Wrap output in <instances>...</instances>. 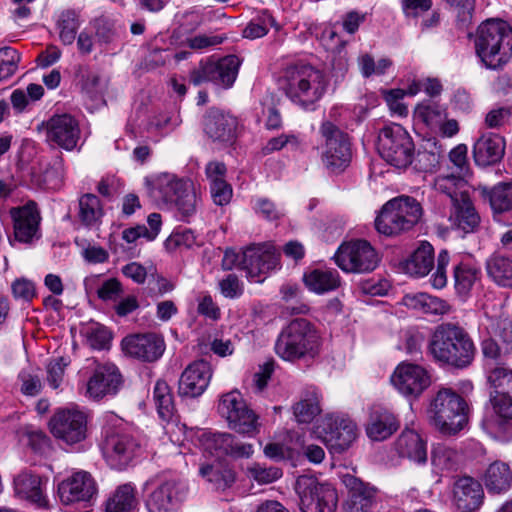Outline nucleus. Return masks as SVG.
Instances as JSON below:
<instances>
[{
  "label": "nucleus",
  "instance_id": "obj_34",
  "mask_svg": "<svg viewBox=\"0 0 512 512\" xmlns=\"http://www.w3.org/2000/svg\"><path fill=\"white\" fill-rule=\"evenodd\" d=\"M449 221L452 227L464 233L474 232L478 228L480 216L470 197L462 198L451 206Z\"/></svg>",
  "mask_w": 512,
  "mask_h": 512
},
{
  "label": "nucleus",
  "instance_id": "obj_43",
  "mask_svg": "<svg viewBox=\"0 0 512 512\" xmlns=\"http://www.w3.org/2000/svg\"><path fill=\"white\" fill-rule=\"evenodd\" d=\"M488 275L500 286L512 288V259L500 254L491 256L486 263Z\"/></svg>",
  "mask_w": 512,
  "mask_h": 512
},
{
  "label": "nucleus",
  "instance_id": "obj_61",
  "mask_svg": "<svg viewBox=\"0 0 512 512\" xmlns=\"http://www.w3.org/2000/svg\"><path fill=\"white\" fill-rule=\"evenodd\" d=\"M405 96L403 89H391L384 94L385 101L393 114L406 116L408 114L407 106L402 102Z\"/></svg>",
  "mask_w": 512,
  "mask_h": 512
},
{
  "label": "nucleus",
  "instance_id": "obj_48",
  "mask_svg": "<svg viewBox=\"0 0 512 512\" xmlns=\"http://www.w3.org/2000/svg\"><path fill=\"white\" fill-rule=\"evenodd\" d=\"M458 453L444 444H436L431 451V464L436 473L453 470L458 463Z\"/></svg>",
  "mask_w": 512,
  "mask_h": 512
},
{
  "label": "nucleus",
  "instance_id": "obj_33",
  "mask_svg": "<svg viewBox=\"0 0 512 512\" xmlns=\"http://www.w3.org/2000/svg\"><path fill=\"white\" fill-rule=\"evenodd\" d=\"M13 485L15 495L18 498L27 500L39 507L47 505V499L43 494L42 479L38 475L23 471L14 478Z\"/></svg>",
  "mask_w": 512,
  "mask_h": 512
},
{
  "label": "nucleus",
  "instance_id": "obj_1",
  "mask_svg": "<svg viewBox=\"0 0 512 512\" xmlns=\"http://www.w3.org/2000/svg\"><path fill=\"white\" fill-rule=\"evenodd\" d=\"M329 80L320 69L306 63L289 65L283 75V90L295 105L313 111L323 98Z\"/></svg>",
  "mask_w": 512,
  "mask_h": 512
},
{
  "label": "nucleus",
  "instance_id": "obj_58",
  "mask_svg": "<svg viewBox=\"0 0 512 512\" xmlns=\"http://www.w3.org/2000/svg\"><path fill=\"white\" fill-rule=\"evenodd\" d=\"M248 475L259 484H269L282 476V471L277 467H265L254 463L248 468Z\"/></svg>",
  "mask_w": 512,
  "mask_h": 512
},
{
  "label": "nucleus",
  "instance_id": "obj_18",
  "mask_svg": "<svg viewBox=\"0 0 512 512\" xmlns=\"http://www.w3.org/2000/svg\"><path fill=\"white\" fill-rule=\"evenodd\" d=\"M45 134L49 144L57 145L66 150L73 151L80 140L81 130L78 120L67 113L51 116L38 126Z\"/></svg>",
  "mask_w": 512,
  "mask_h": 512
},
{
  "label": "nucleus",
  "instance_id": "obj_64",
  "mask_svg": "<svg viewBox=\"0 0 512 512\" xmlns=\"http://www.w3.org/2000/svg\"><path fill=\"white\" fill-rule=\"evenodd\" d=\"M209 186L211 197L216 205L224 206L231 201L233 189L227 181L218 182Z\"/></svg>",
  "mask_w": 512,
  "mask_h": 512
},
{
  "label": "nucleus",
  "instance_id": "obj_35",
  "mask_svg": "<svg viewBox=\"0 0 512 512\" xmlns=\"http://www.w3.org/2000/svg\"><path fill=\"white\" fill-rule=\"evenodd\" d=\"M199 474L215 490L219 491L230 488L236 481L235 471L228 464L219 460L202 464L199 468Z\"/></svg>",
  "mask_w": 512,
  "mask_h": 512
},
{
  "label": "nucleus",
  "instance_id": "obj_2",
  "mask_svg": "<svg viewBox=\"0 0 512 512\" xmlns=\"http://www.w3.org/2000/svg\"><path fill=\"white\" fill-rule=\"evenodd\" d=\"M429 352L435 361L463 369L473 362L476 347L463 327L453 323H443L432 334Z\"/></svg>",
  "mask_w": 512,
  "mask_h": 512
},
{
  "label": "nucleus",
  "instance_id": "obj_6",
  "mask_svg": "<svg viewBox=\"0 0 512 512\" xmlns=\"http://www.w3.org/2000/svg\"><path fill=\"white\" fill-rule=\"evenodd\" d=\"M475 48L487 68H499L512 51V28L500 19L486 20L477 29Z\"/></svg>",
  "mask_w": 512,
  "mask_h": 512
},
{
  "label": "nucleus",
  "instance_id": "obj_26",
  "mask_svg": "<svg viewBox=\"0 0 512 512\" xmlns=\"http://www.w3.org/2000/svg\"><path fill=\"white\" fill-rule=\"evenodd\" d=\"M121 385V375L114 364L97 365L86 384V396L99 400L114 395Z\"/></svg>",
  "mask_w": 512,
  "mask_h": 512
},
{
  "label": "nucleus",
  "instance_id": "obj_19",
  "mask_svg": "<svg viewBox=\"0 0 512 512\" xmlns=\"http://www.w3.org/2000/svg\"><path fill=\"white\" fill-rule=\"evenodd\" d=\"M138 448V442L130 434L112 427L104 429L102 450L111 467L123 469L135 456Z\"/></svg>",
  "mask_w": 512,
  "mask_h": 512
},
{
  "label": "nucleus",
  "instance_id": "obj_9",
  "mask_svg": "<svg viewBox=\"0 0 512 512\" xmlns=\"http://www.w3.org/2000/svg\"><path fill=\"white\" fill-rule=\"evenodd\" d=\"M377 149L390 165L406 168L412 163L414 144L408 132L398 124L382 128L378 135Z\"/></svg>",
  "mask_w": 512,
  "mask_h": 512
},
{
  "label": "nucleus",
  "instance_id": "obj_3",
  "mask_svg": "<svg viewBox=\"0 0 512 512\" xmlns=\"http://www.w3.org/2000/svg\"><path fill=\"white\" fill-rule=\"evenodd\" d=\"M321 346V336L315 326L304 318H297L281 330L274 351L282 360L296 363L314 360Z\"/></svg>",
  "mask_w": 512,
  "mask_h": 512
},
{
  "label": "nucleus",
  "instance_id": "obj_8",
  "mask_svg": "<svg viewBox=\"0 0 512 512\" xmlns=\"http://www.w3.org/2000/svg\"><path fill=\"white\" fill-rule=\"evenodd\" d=\"M420 203L409 196H400L385 203L375 219L377 231L386 236L412 229L421 219Z\"/></svg>",
  "mask_w": 512,
  "mask_h": 512
},
{
  "label": "nucleus",
  "instance_id": "obj_59",
  "mask_svg": "<svg viewBox=\"0 0 512 512\" xmlns=\"http://www.w3.org/2000/svg\"><path fill=\"white\" fill-rule=\"evenodd\" d=\"M450 262L449 253L441 250L437 257L436 270L431 276V284L436 289H441L447 284L446 270Z\"/></svg>",
  "mask_w": 512,
  "mask_h": 512
},
{
  "label": "nucleus",
  "instance_id": "obj_56",
  "mask_svg": "<svg viewBox=\"0 0 512 512\" xmlns=\"http://www.w3.org/2000/svg\"><path fill=\"white\" fill-rule=\"evenodd\" d=\"M70 364L69 357H55L47 364V382L53 388L57 389L61 385L65 368Z\"/></svg>",
  "mask_w": 512,
  "mask_h": 512
},
{
  "label": "nucleus",
  "instance_id": "obj_14",
  "mask_svg": "<svg viewBox=\"0 0 512 512\" xmlns=\"http://www.w3.org/2000/svg\"><path fill=\"white\" fill-rule=\"evenodd\" d=\"M240 63L235 55H228L218 61H201L198 67L190 72V82L195 86L212 82L218 87L230 88L237 78Z\"/></svg>",
  "mask_w": 512,
  "mask_h": 512
},
{
  "label": "nucleus",
  "instance_id": "obj_46",
  "mask_svg": "<svg viewBox=\"0 0 512 512\" xmlns=\"http://www.w3.org/2000/svg\"><path fill=\"white\" fill-rule=\"evenodd\" d=\"M415 118L431 129H437L446 119V109L436 102L424 101L418 104L414 112Z\"/></svg>",
  "mask_w": 512,
  "mask_h": 512
},
{
  "label": "nucleus",
  "instance_id": "obj_16",
  "mask_svg": "<svg viewBox=\"0 0 512 512\" xmlns=\"http://www.w3.org/2000/svg\"><path fill=\"white\" fill-rule=\"evenodd\" d=\"M320 133L325 139L322 153L323 164L332 172L346 168L351 160L348 136L329 121L321 124Z\"/></svg>",
  "mask_w": 512,
  "mask_h": 512
},
{
  "label": "nucleus",
  "instance_id": "obj_42",
  "mask_svg": "<svg viewBox=\"0 0 512 512\" xmlns=\"http://www.w3.org/2000/svg\"><path fill=\"white\" fill-rule=\"evenodd\" d=\"M306 287L317 294L335 290L340 285L339 274L335 270L314 269L304 274Z\"/></svg>",
  "mask_w": 512,
  "mask_h": 512
},
{
  "label": "nucleus",
  "instance_id": "obj_23",
  "mask_svg": "<svg viewBox=\"0 0 512 512\" xmlns=\"http://www.w3.org/2000/svg\"><path fill=\"white\" fill-rule=\"evenodd\" d=\"M97 493L96 482L87 471H76L58 484L60 501L65 504L90 501Z\"/></svg>",
  "mask_w": 512,
  "mask_h": 512
},
{
  "label": "nucleus",
  "instance_id": "obj_44",
  "mask_svg": "<svg viewBox=\"0 0 512 512\" xmlns=\"http://www.w3.org/2000/svg\"><path fill=\"white\" fill-rule=\"evenodd\" d=\"M480 268L470 263H460L454 268V286L456 293L467 296L474 284L480 279Z\"/></svg>",
  "mask_w": 512,
  "mask_h": 512
},
{
  "label": "nucleus",
  "instance_id": "obj_10",
  "mask_svg": "<svg viewBox=\"0 0 512 512\" xmlns=\"http://www.w3.org/2000/svg\"><path fill=\"white\" fill-rule=\"evenodd\" d=\"M337 266L348 273H368L379 264L380 258L372 245L362 239L342 243L334 255Z\"/></svg>",
  "mask_w": 512,
  "mask_h": 512
},
{
  "label": "nucleus",
  "instance_id": "obj_31",
  "mask_svg": "<svg viewBox=\"0 0 512 512\" xmlns=\"http://www.w3.org/2000/svg\"><path fill=\"white\" fill-rule=\"evenodd\" d=\"M394 449L400 457L418 465L427 462V442L415 430H403L394 443Z\"/></svg>",
  "mask_w": 512,
  "mask_h": 512
},
{
  "label": "nucleus",
  "instance_id": "obj_62",
  "mask_svg": "<svg viewBox=\"0 0 512 512\" xmlns=\"http://www.w3.org/2000/svg\"><path fill=\"white\" fill-rule=\"evenodd\" d=\"M122 293V284L116 278L105 280L97 290L98 297L103 301H116Z\"/></svg>",
  "mask_w": 512,
  "mask_h": 512
},
{
  "label": "nucleus",
  "instance_id": "obj_38",
  "mask_svg": "<svg viewBox=\"0 0 512 512\" xmlns=\"http://www.w3.org/2000/svg\"><path fill=\"white\" fill-rule=\"evenodd\" d=\"M403 303L423 314L444 315L451 311V306L445 300L427 293L408 294L404 296Z\"/></svg>",
  "mask_w": 512,
  "mask_h": 512
},
{
  "label": "nucleus",
  "instance_id": "obj_25",
  "mask_svg": "<svg viewBox=\"0 0 512 512\" xmlns=\"http://www.w3.org/2000/svg\"><path fill=\"white\" fill-rule=\"evenodd\" d=\"M122 347L130 356L152 362L164 353L165 342L163 337L156 333L136 334L125 337Z\"/></svg>",
  "mask_w": 512,
  "mask_h": 512
},
{
  "label": "nucleus",
  "instance_id": "obj_53",
  "mask_svg": "<svg viewBox=\"0 0 512 512\" xmlns=\"http://www.w3.org/2000/svg\"><path fill=\"white\" fill-rule=\"evenodd\" d=\"M86 339L91 348L103 350L109 347L112 335L105 326L94 323L87 328Z\"/></svg>",
  "mask_w": 512,
  "mask_h": 512
},
{
  "label": "nucleus",
  "instance_id": "obj_24",
  "mask_svg": "<svg viewBox=\"0 0 512 512\" xmlns=\"http://www.w3.org/2000/svg\"><path fill=\"white\" fill-rule=\"evenodd\" d=\"M10 214L14 230V239L9 238L10 245L13 246L14 241L30 244L40 238L41 217L34 203L12 208Z\"/></svg>",
  "mask_w": 512,
  "mask_h": 512
},
{
  "label": "nucleus",
  "instance_id": "obj_20",
  "mask_svg": "<svg viewBox=\"0 0 512 512\" xmlns=\"http://www.w3.org/2000/svg\"><path fill=\"white\" fill-rule=\"evenodd\" d=\"M198 439L204 453L217 458H249L254 452L251 444L239 441L230 433L203 431Z\"/></svg>",
  "mask_w": 512,
  "mask_h": 512
},
{
  "label": "nucleus",
  "instance_id": "obj_15",
  "mask_svg": "<svg viewBox=\"0 0 512 512\" xmlns=\"http://www.w3.org/2000/svg\"><path fill=\"white\" fill-rule=\"evenodd\" d=\"M144 489L150 490L145 499L148 512H177L186 496L185 485L177 480L147 481Z\"/></svg>",
  "mask_w": 512,
  "mask_h": 512
},
{
  "label": "nucleus",
  "instance_id": "obj_36",
  "mask_svg": "<svg viewBox=\"0 0 512 512\" xmlns=\"http://www.w3.org/2000/svg\"><path fill=\"white\" fill-rule=\"evenodd\" d=\"M434 249L428 242L420 246L402 263L403 271L414 277H424L432 270Z\"/></svg>",
  "mask_w": 512,
  "mask_h": 512
},
{
  "label": "nucleus",
  "instance_id": "obj_57",
  "mask_svg": "<svg viewBox=\"0 0 512 512\" xmlns=\"http://www.w3.org/2000/svg\"><path fill=\"white\" fill-rule=\"evenodd\" d=\"M275 25V21L270 14H263L256 19L249 22L243 30V36L249 39H256L263 37L269 31L270 27Z\"/></svg>",
  "mask_w": 512,
  "mask_h": 512
},
{
  "label": "nucleus",
  "instance_id": "obj_54",
  "mask_svg": "<svg viewBox=\"0 0 512 512\" xmlns=\"http://www.w3.org/2000/svg\"><path fill=\"white\" fill-rule=\"evenodd\" d=\"M21 60L20 53L11 47L0 49V75L3 80L13 76Z\"/></svg>",
  "mask_w": 512,
  "mask_h": 512
},
{
  "label": "nucleus",
  "instance_id": "obj_12",
  "mask_svg": "<svg viewBox=\"0 0 512 512\" xmlns=\"http://www.w3.org/2000/svg\"><path fill=\"white\" fill-rule=\"evenodd\" d=\"M314 432L332 453H343L357 437V425L348 418L325 415L315 426Z\"/></svg>",
  "mask_w": 512,
  "mask_h": 512
},
{
  "label": "nucleus",
  "instance_id": "obj_63",
  "mask_svg": "<svg viewBox=\"0 0 512 512\" xmlns=\"http://www.w3.org/2000/svg\"><path fill=\"white\" fill-rule=\"evenodd\" d=\"M221 294L226 298H237L243 293V285L234 274L227 275L219 282Z\"/></svg>",
  "mask_w": 512,
  "mask_h": 512
},
{
  "label": "nucleus",
  "instance_id": "obj_40",
  "mask_svg": "<svg viewBox=\"0 0 512 512\" xmlns=\"http://www.w3.org/2000/svg\"><path fill=\"white\" fill-rule=\"evenodd\" d=\"M434 189L448 196L451 199L452 205L462 198L469 197V186L465 175L462 174H447L439 175L435 178L433 183Z\"/></svg>",
  "mask_w": 512,
  "mask_h": 512
},
{
  "label": "nucleus",
  "instance_id": "obj_29",
  "mask_svg": "<svg viewBox=\"0 0 512 512\" xmlns=\"http://www.w3.org/2000/svg\"><path fill=\"white\" fill-rule=\"evenodd\" d=\"M237 119L217 109H211L204 119V131L214 142L229 143L236 135Z\"/></svg>",
  "mask_w": 512,
  "mask_h": 512
},
{
  "label": "nucleus",
  "instance_id": "obj_37",
  "mask_svg": "<svg viewBox=\"0 0 512 512\" xmlns=\"http://www.w3.org/2000/svg\"><path fill=\"white\" fill-rule=\"evenodd\" d=\"M320 401L321 395L317 388H306L292 407L296 421L303 424L311 423L322 411Z\"/></svg>",
  "mask_w": 512,
  "mask_h": 512
},
{
  "label": "nucleus",
  "instance_id": "obj_21",
  "mask_svg": "<svg viewBox=\"0 0 512 512\" xmlns=\"http://www.w3.org/2000/svg\"><path fill=\"white\" fill-rule=\"evenodd\" d=\"M50 429L56 438L75 444L86 437L87 417L76 408L61 409L51 418Z\"/></svg>",
  "mask_w": 512,
  "mask_h": 512
},
{
  "label": "nucleus",
  "instance_id": "obj_27",
  "mask_svg": "<svg viewBox=\"0 0 512 512\" xmlns=\"http://www.w3.org/2000/svg\"><path fill=\"white\" fill-rule=\"evenodd\" d=\"M211 377L212 370L208 362L198 360L191 363L180 377L179 395L189 398L200 396L207 389Z\"/></svg>",
  "mask_w": 512,
  "mask_h": 512
},
{
  "label": "nucleus",
  "instance_id": "obj_41",
  "mask_svg": "<svg viewBox=\"0 0 512 512\" xmlns=\"http://www.w3.org/2000/svg\"><path fill=\"white\" fill-rule=\"evenodd\" d=\"M484 483L490 493L508 491L512 486V471L508 464L501 461L491 463L485 472Z\"/></svg>",
  "mask_w": 512,
  "mask_h": 512
},
{
  "label": "nucleus",
  "instance_id": "obj_50",
  "mask_svg": "<svg viewBox=\"0 0 512 512\" xmlns=\"http://www.w3.org/2000/svg\"><path fill=\"white\" fill-rule=\"evenodd\" d=\"M79 208L80 219L87 226L97 224L103 215L100 200L93 194L83 195L79 200Z\"/></svg>",
  "mask_w": 512,
  "mask_h": 512
},
{
  "label": "nucleus",
  "instance_id": "obj_7",
  "mask_svg": "<svg viewBox=\"0 0 512 512\" xmlns=\"http://www.w3.org/2000/svg\"><path fill=\"white\" fill-rule=\"evenodd\" d=\"M279 255L271 245H252L241 252L232 249L225 251L222 267L225 270L239 268L253 282H262L266 274L278 265Z\"/></svg>",
  "mask_w": 512,
  "mask_h": 512
},
{
  "label": "nucleus",
  "instance_id": "obj_47",
  "mask_svg": "<svg viewBox=\"0 0 512 512\" xmlns=\"http://www.w3.org/2000/svg\"><path fill=\"white\" fill-rule=\"evenodd\" d=\"M153 398L160 418L170 422L173 418L175 407L170 387L165 381L159 380L156 382Z\"/></svg>",
  "mask_w": 512,
  "mask_h": 512
},
{
  "label": "nucleus",
  "instance_id": "obj_60",
  "mask_svg": "<svg viewBox=\"0 0 512 512\" xmlns=\"http://www.w3.org/2000/svg\"><path fill=\"white\" fill-rule=\"evenodd\" d=\"M254 209L267 220H277L284 215V211L268 198L255 199Z\"/></svg>",
  "mask_w": 512,
  "mask_h": 512
},
{
  "label": "nucleus",
  "instance_id": "obj_17",
  "mask_svg": "<svg viewBox=\"0 0 512 512\" xmlns=\"http://www.w3.org/2000/svg\"><path fill=\"white\" fill-rule=\"evenodd\" d=\"M390 382L402 396L417 399L431 385V375L423 366L403 361L394 369Z\"/></svg>",
  "mask_w": 512,
  "mask_h": 512
},
{
  "label": "nucleus",
  "instance_id": "obj_11",
  "mask_svg": "<svg viewBox=\"0 0 512 512\" xmlns=\"http://www.w3.org/2000/svg\"><path fill=\"white\" fill-rule=\"evenodd\" d=\"M296 491L303 512H335L338 498L330 484L303 475L297 479Z\"/></svg>",
  "mask_w": 512,
  "mask_h": 512
},
{
  "label": "nucleus",
  "instance_id": "obj_32",
  "mask_svg": "<svg viewBox=\"0 0 512 512\" xmlns=\"http://www.w3.org/2000/svg\"><path fill=\"white\" fill-rule=\"evenodd\" d=\"M399 428L396 416L384 408H376L370 412L365 426L366 435L372 441H384L390 438Z\"/></svg>",
  "mask_w": 512,
  "mask_h": 512
},
{
  "label": "nucleus",
  "instance_id": "obj_28",
  "mask_svg": "<svg viewBox=\"0 0 512 512\" xmlns=\"http://www.w3.org/2000/svg\"><path fill=\"white\" fill-rule=\"evenodd\" d=\"M481 484L468 476L458 479L453 486V503L459 512H476L483 503Z\"/></svg>",
  "mask_w": 512,
  "mask_h": 512
},
{
  "label": "nucleus",
  "instance_id": "obj_51",
  "mask_svg": "<svg viewBox=\"0 0 512 512\" xmlns=\"http://www.w3.org/2000/svg\"><path fill=\"white\" fill-rule=\"evenodd\" d=\"M79 25L78 15L75 11L66 10L61 13L58 27L60 39L64 44L70 45L74 42Z\"/></svg>",
  "mask_w": 512,
  "mask_h": 512
},
{
  "label": "nucleus",
  "instance_id": "obj_55",
  "mask_svg": "<svg viewBox=\"0 0 512 512\" xmlns=\"http://www.w3.org/2000/svg\"><path fill=\"white\" fill-rule=\"evenodd\" d=\"M197 244V237L190 229L176 230L165 241L167 250L188 249Z\"/></svg>",
  "mask_w": 512,
  "mask_h": 512
},
{
  "label": "nucleus",
  "instance_id": "obj_49",
  "mask_svg": "<svg viewBox=\"0 0 512 512\" xmlns=\"http://www.w3.org/2000/svg\"><path fill=\"white\" fill-rule=\"evenodd\" d=\"M489 202L494 213L512 210V182L496 184L489 192Z\"/></svg>",
  "mask_w": 512,
  "mask_h": 512
},
{
  "label": "nucleus",
  "instance_id": "obj_22",
  "mask_svg": "<svg viewBox=\"0 0 512 512\" xmlns=\"http://www.w3.org/2000/svg\"><path fill=\"white\" fill-rule=\"evenodd\" d=\"M488 382L494 388L490 397L494 412L502 419L512 420V370L495 367L488 374Z\"/></svg>",
  "mask_w": 512,
  "mask_h": 512
},
{
  "label": "nucleus",
  "instance_id": "obj_30",
  "mask_svg": "<svg viewBox=\"0 0 512 512\" xmlns=\"http://www.w3.org/2000/svg\"><path fill=\"white\" fill-rule=\"evenodd\" d=\"M505 153V139L499 134L483 133L473 145V157L479 166H489L499 162Z\"/></svg>",
  "mask_w": 512,
  "mask_h": 512
},
{
  "label": "nucleus",
  "instance_id": "obj_13",
  "mask_svg": "<svg viewBox=\"0 0 512 512\" xmlns=\"http://www.w3.org/2000/svg\"><path fill=\"white\" fill-rule=\"evenodd\" d=\"M218 412L226 419L229 428L238 433L252 436L258 431L257 415L238 391H231L221 397Z\"/></svg>",
  "mask_w": 512,
  "mask_h": 512
},
{
  "label": "nucleus",
  "instance_id": "obj_4",
  "mask_svg": "<svg viewBox=\"0 0 512 512\" xmlns=\"http://www.w3.org/2000/svg\"><path fill=\"white\" fill-rule=\"evenodd\" d=\"M468 406L451 388L442 387L432 397L427 415L430 424L444 436H455L468 423Z\"/></svg>",
  "mask_w": 512,
  "mask_h": 512
},
{
  "label": "nucleus",
  "instance_id": "obj_45",
  "mask_svg": "<svg viewBox=\"0 0 512 512\" xmlns=\"http://www.w3.org/2000/svg\"><path fill=\"white\" fill-rule=\"evenodd\" d=\"M347 485H351L347 511L365 512L371 505L374 491L354 478H349Z\"/></svg>",
  "mask_w": 512,
  "mask_h": 512
},
{
  "label": "nucleus",
  "instance_id": "obj_52",
  "mask_svg": "<svg viewBox=\"0 0 512 512\" xmlns=\"http://www.w3.org/2000/svg\"><path fill=\"white\" fill-rule=\"evenodd\" d=\"M391 61L387 58H381L377 62L369 54H363L358 58V67L363 77L380 76L386 73L391 66Z\"/></svg>",
  "mask_w": 512,
  "mask_h": 512
},
{
  "label": "nucleus",
  "instance_id": "obj_5",
  "mask_svg": "<svg viewBox=\"0 0 512 512\" xmlns=\"http://www.w3.org/2000/svg\"><path fill=\"white\" fill-rule=\"evenodd\" d=\"M149 196L158 204H173L188 217L195 213L197 197L192 183L175 174L162 172L145 178Z\"/></svg>",
  "mask_w": 512,
  "mask_h": 512
},
{
  "label": "nucleus",
  "instance_id": "obj_39",
  "mask_svg": "<svg viewBox=\"0 0 512 512\" xmlns=\"http://www.w3.org/2000/svg\"><path fill=\"white\" fill-rule=\"evenodd\" d=\"M138 506L136 488L132 483L121 484L105 503L106 512H134Z\"/></svg>",
  "mask_w": 512,
  "mask_h": 512
}]
</instances>
